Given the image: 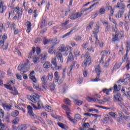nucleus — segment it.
<instances>
[{"instance_id":"obj_1","label":"nucleus","mask_w":130,"mask_h":130,"mask_svg":"<svg viewBox=\"0 0 130 130\" xmlns=\"http://www.w3.org/2000/svg\"><path fill=\"white\" fill-rule=\"evenodd\" d=\"M66 49H67V50H73V48L69 45L66 47L64 44H61L57 48V51L56 53H61V52H66Z\"/></svg>"},{"instance_id":"obj_2","label":"nucleus","mask_w":130,"mask_h":130,"mask_svg":"<svg viewBox=\"0 0 130 130\" xmlns=\"http://www.w3.org/2000/svg\"><path fill=\"white\" fill-rule=\"evenodd\" d=\"M91 63H92V61H91V57L90 55L86 54L85 55V60L82 64L83 68L86 69V68H87V67H89Z\"/></svg>"},{"instance_id":"obj_3","label":"nucleus","mask_w":130,"mask_h":130,"mask_svg":"<svg viewBox=\"0 0 130 130\" xmlns=\"http://www.w3.org/2000/svg\"><path fill=\"white\" fill-rule=\"evenodd\" d=\"M29 62H30V61H29V60L27 59L26 63L20 64L18 67V71H21L20 74H21V75H23V74H25V73L27 72V70L26 66H28V63H29Z\"/></svg>"},{"instance_id":"obj_4","label":"nucleus","mask_w":130,"mask_h":130,"mask_svg":"<svg viewBox=\"0 0 130 130\" xmlns=\"http://www.w3.org/2000/svg\"><path fill=\"white\" fill-rule=\"evenodd\" d=\"M27 98L33 103H37L38 101H39L40 100L39 95L36 93L32 94L31 95L27 96Z\"/></svg>"},{"instance_id":"obj_5","label":"nucleus","mask_w":130,"mask_h":130,"mask_svg":"<svg viewBox=\"0 0 130 130\" xmlns=\"http://www.w3.org/2000/svg\"><path fill=\"white\" fill-rule=\"evenodd\" d=\"M95 72L96 73V78L93 80H92V82H98L100 81V73H101V68H100V66L98 65L95 66Z\"/></svg>"},{"instance_id":"obj_6","label":"nucleus","mask_w":130,"mask_h":130,"mask_svg":"<svg viewBox=\"0 0 130 130\" xmlns=\"http://www.w3.org/2000/svg\"><path fill=\"white\" fill-rule=\"evenodd\" d=\"M94 38L95 39V41L94 43L95 46H96V47H100V48H103L104 43H103V42H100V41H99L98 39V37L97 36V35H94Z\"/></svg>"},{"instance_id":"obj_7","label":"nucleus","mask_w":130,"mask_h":130,"mask_svg":"<svg viewBox=\"0 0 130 130\" xmlns=\"http://www.w3.org/2000/svg\"><path fill=\"white\" fill-rule=\"evenodd\" d=\"M122 98L121 97V94L119 93H117L114 95V101L115 102H118L119 103H121L123 101Z\"/></svg>"},{"instance_id":"obj_8","label":"nucleus","mask_w":130,"mask_h":130,"mask_svg":"<svg viewBox=\"0 0 130 130\" xmlns=\"http://www.w3.org/2000/svg\"><path fill=\"white\" fill-rule=\"evenodd\" d=\"M13 13L16 15V14H17L18 17V19H20V17L21 16H22V9L19 7H17L16 8H15Z\"/></svg>"},{"instance_id":"obj_9","label":"nucleus","mask_w":130,"mask_h":130,"mask_svg":"<svg viewBox=\"0 0 130 130\" xmlns=\"http://www.w3.org/2000/svg\"><path fill=\"white\" fill-rule=\"evenodd\" d=\"M101 54L102 56L101 58L100 62L103 63L104 57H105L106 55H109V54H110V51H103L101 53Z\"/></svg>"},{"instance_id":"obj_10","label":"nucleus","mask_w":130,"mask_h":130,"mask_svg":"<svg viewBox=\"0 0 130 130\" xmlns=\"http://www.w3.org/2000/svg\"><path fill=\"white\" fill-rule=\"evenodd\" d=\"M6 89H8V90H10V91H11V93L13 95H18V90H17V88H16V87H9V86L6 85Z\"/></svg>"},{"instance_id":"obj_11","label":"nucleus","mask_w":130,"mask_h":130,"mask_svg":"<svg viewBox=\"0 0 130 130\" xmlns=\"http://www.w3.org/2000/svg\"><path fill=\"white\" fill-rule=\"evenodd\" d=\"M2 106L5 110L10 111V110H11V109H12V108L13 107V105L12 104H10L9 105L8 104H3L2 105Z\"/></svg>"},{"instance_id":"obj_12","label":"nucleus","mask_w":130,"mask_h":130,"mask_svg":"<svg viewBox=\"0 0 130 130\" xmlns=\"http://www.w3.org/2000/svg\"><path fill=\"white\" fill-rule=\"evenodd\" d=\"M40 59V56L39 55H34L32 56V62L35 64H37L39 62Z\"/></svg>"},{"instance_id":"obj_13","label":"nucleus","mask_w":130,"mask_h":130,"mask_svg":"<svg viewBox=\"0 0 130 130\" xmlns=\"http://www.w3.org/2000/svg\"><path fill=\"white\" fill-rule=\"evenodd\" d=\"M8 46H9V43H6L5 44V41L3 40L0 41V47H2L3 49H7L8 48Z\"/></svg>"},{"instance_id":"obj_14","label":"nucleus","mask_w":130,"mask_h":130,"mask_svg":"<svg viewBox=\"0 0 130 130\" xmlns=\"http://www.w3.org/2000/svg\"><path fill=\"white\" fill-rule=\"evenodd\" d=\"M67 117L68 118L69 120L75 123L76 122V120H74L72 117V114L70 112H66Z\"/></svg>"},{"instance_id":"obj_15","label":"nucleus","mask_w":130,"mask_h":130,"mask_svg":"<svg viewBox=\"0 0 130 130\" xmlns=\"http://www.w3.org/2000/svg\"><path fill=\"white\" fill-rule=\"evenodd\" d=\"M28 126L29 125L26 124H20L18 126L17 128L18 130H26L28 128Z\"/></svg>"},{"instance_id":"obj_16","label":"nucleus","mask_w":130,"mask_h":130,"mask_svg":"<svg viewBox=\"0 0 130 130\" xmlns=\"http://www.w3.org/2000/svg\"><path fill=\"white\" fill-rule=\"evenodd\" d=\"M27 112L29 114V115L31 117V118H33L34 117V114L33 113V110H32V107L30 106H27Z\"/></svg>"},{"instance_id":"obj_17","label":"nucleus","mask_w":130,"mask_h":130,"mask_svg":"<svg viewBox=\"0 0 130 130\" xmlns=\"http://www.w3.org/2000/svg\"><path fill=\"white\" fill-rule=\"evenodd\" d=\"M7 10V7L4 6V2L0 0V13H4Z\"/></svg>"},{"instance_id":"obj_18","label":"nucleus","mask_w":130,"mask_h":130,"mask_svg":"<svg viewBox=\"0 0 130 130\" xmlns=\"http://www.w3.org/2000/svg\"><path fill=\"white\" fill-rule=\"evenodd\" d=\"M130 7V4L127 5V7ZM129 17H130V7H129V11L128 13H125V21L126 23H128L129 22Z\"/></svg>"},{"instance_id":"obj_19","label":"nucleus","mask_w":130,"mask_h":130,"mask_svg":"<svg viewBox=\"0 0 130 130\" xmlns=\"http://www.w3.org/2000/svg\"><path fill=\"white\" fill-rule=\"evenodd\" d=\"M76 32V27H74L72 29H71L69 32L67 34L64 35L62 38H66L67 36H69V35H71L73 34V33H75Z\"/></svg>"},{"instance_id":"obj_20","label":"nucleus","mask_w":130,"mask_h":130,"mask_svg":"<svg viewBox=\"0 0 130 130\" xmlns=\"http://www.w3.org/2000/svg\"><path fill=\"white\" fill-rule=\"evenodd\" d=\"M111 60V59L110 58H109L105 63H104V59L103 60V63L102 62H100H100L103 64V67H104V68H108V67H109V63H110Z\"/></svg>"},{"instance_id":"obj_21","label":"nucleus","mask_w":130,"mask_h":130,"mask_svg":"<svg viewBox=\"0 0 130 130\" xmlns=\"http://www.w3.org/2000/svg\"><path fill=\"white\" fill-rule=\"evenodd\" d=\"M47 59V53H44L40 56V59L42 61H44V60H45Z\"/></svg>"},{"instance_id":"obj_22","label":"nucleus","mask_w":130,"mask_h":130,"mask_svg":"<svg viewBox=\"0 0 130 130\" xmlns=\"http://www.w3.org/2000/svg\"><path fill=\"white\" fill-rule=\"evenodd\" d=\"M26 26L27 27V29L26 30V32L27 33H29L31 31V26H32V24H31V22L27 21L25 23Z\"/></svg>"},{"instance_id":"obj_23","label":"nucleus","mask_w":130,"mask_h":130,"mask_svg":"<svg viewBox=\"0 0 130 130\" xmlns=\"http://www.w3.org/2000/svg\"><path fill=\"white\" fill-rule=\"evenodd\" d=\"M15 83H16L15 80H10L9 82H8V84H4V86L5 87V88L6 86H8L9 88L12 87V86H13V85H14Z\"/></svg>"},{"instance_id":"obj_24","label":"nucleus","mask_w":130,"mask_h":130,"mask_svg":"<svg viewBox=\"0 0 130 130\" xmlns=\"http://www.w3.org/2000/svg\"><path fill=\"white\" fill-rule=\"evenodd\" d=\"M19 114H20V112L18 110H15L14 111L12 112L11 116H12L13 117H17V116H18Z\"/></svg>"},{"instance_id":"obj_25","label":"nucleus","mask_w":130,"mask_h":130,"mask_svg":"<svg viewBox=\"0 0 130 130\" xmlns=\"http://www.w3.org/2000/svg\"><path fill=\"white\" fill-rule=\"evenodd\" d=\"M103 25L106 27V32H109V30H110L111 26L110 25L108 24V22H104Z\"/></svg>"},{"instance_id":"obj_26","label":"nucleus","mask_w":130,"mask_h":130,"mask_svg":"<svg viewBox=\"0 0 130 130\" xmlns=\"http://www.w3.org/2000/svg\"><path fill=\"white\" fill-rule=\"evenodd\" d=\"M124 13V11H119L118 13L115 15L116 18H121Z\"/></svg>"},{"instance_id":"obj_27","label":"nucleus","mask_w":130,"mask_h":130,"mask_svg":"<svg viewBox=\"0 0 130 130\" xmlns=\"http://www.w3.org/2000/svg\"><path fill=\"white\" fill-rule=\"evenodd\" d=\"M116 8H120L121 10H124L125 9V5L122 3H118Z\"/></svg>"},{"instance_id":"obj_28","label":"nucleus","mask_w":130,"mask_h":130,"mask_svg":"<svg viewBox=\"0 0 130 130\" xmlns=\"http://www.w3.org/2000/svg\"><path fill=\"white\" fill-rule=\"evenodd\" d=\"M54 76L55 82H58V80H59V75H58V72L56 71L54 74Z\"/></svg>"},{"instance_id":"obj_29","label":"nucleus","mask_w":130,"mask_h":130,"mask_svg":"<svg viewBox=\"0 0 130 130\" xmlns=\"http://www.w3.org/2000/svg\"><path fill=\"white\" fill-rule=\"evenodd\" d=\"M130 50V43L128 42H126V55H127L128 52Z\"/></svg>"},{"instance_id":"obj_30","label":"nucleus","mask_w":130,"mask_h":130,"mask_svg":"<svg viewBox=\"0 0 130 130\" xmlns=\"http://www.w3.org/2000/svg\"><path fill=\"white\" fill-rule=\"evenodd\" d=\"M55 55L58 56L60 62H63V59L62 58V54L61 53H56Z\"/></svg>"},{"instance_id":"obj_31","label":"nucleus","mask_w":130,"mask_h":130,"mask_svg":"<svg viewBox=\"0 0 130 130\" xmlns=\"http://www.w3.org/2000/svg\"><path fill=\"white\" fill-rule=\"evenodd\" d=\"M73 60H74V57H73V54L71 52L69 54L68 59V60L67 61V63H69V62H70V61H73Z\"/></svg>"},{"instance_id":"obj_32","label":"nucleus","mask_w":130,"mask_h":130,"mask_svg":"<svg viewBox=\"0 0 130 130\" xmlns=\"http://www.w3.org/2000/svg\"><path fill=\"white\" fill-rule=\"evenodd\" d=\"M19 121H20V118L16 117L12 121V123H13V124H18Z\"/></svg>"},{"instance_id":"obj_33","label":"nucleus","mask_w":130,"mask_h":130,"mask_svg":"<svg viewBox=\"0 0 130 130\" xmlns=\"http://www.w3.org/2000/svg\"><path fill=\"white\" fill-rule=\"evenodd\" d=\"M121 89V87H120V85L117 86V85L115 84L114 86V91L116 92H118V91H120V89Z\"/></svg>"},{"instance_id":"obj_34","label":"nucleus","mask_w":130,"mask_h":130,"mask_svg":"<svg viewBox=\"0 0 130 130\" xmlns=\"http://www.w3.org/2000/svg\"><path fill=\"white\" fill-rule=\"evenodd\" d=\"M48 53L50 54H53V53H55V50H54V46H52L49 49Z\"/></svg>"},{"instance_id":"obj_35","label":"nucleus","mask_w":130,"mask_h":130,"mask_svg":"<svg viewBox=\"0 0 130 130\" xmlns=\"http://www.w3.org/2000/svg\"><path fill=\"white\" fill-rule=\"evenodd\" d=\"M102 92H103L104 94H106V95H110L109 91H108V89L107 88H103L102 90L100 92V93L101 94Z\"/></svg>"},{"instance_id":"obj_36","label":"nucleus","mask_w":130,"mask_h":130,"mask_svg":"<svg viewBox=\"0 0 130 130\" xmlns=\"http://www.w3.org/2000/svg\"><path fill=\"white\" fill-rule=\"evenodd\" d=\"M37 105H38L37 109H40L41 108H43V104H42V102L40 100L39 101H38Z\"/></svg>"},{"instance_id":"obj_37","label":"nucleus","mask_w":130,"mask_h":130,"mask_svg":"<svg viewBox=\"0 0 130 130\" xmlns=\"http://www.w3.org/2000/svg\"><path fill=\"white\" fill-rule=\"evenodd\" d=\"M121 67V63H116L114 66L113 68V70L114 71H116V70H118L119 68Z\"/></svg>"},{"instance_id":"obj_38","label":"nucleus","mask_w":130,"mask_h":130,"mask_svg":"<svg viewBox=\"0 0 130 130\" xmlns=\"http://www.w3.org/2000/svg\"><path fill=\"white\" fill-rule=\"evenodd\" d=\"M105 12H106V10L105 9V8L102 7L100 9L99 13L100 15H103V14H105Z\"/></svg>"},{"instance_id":"obj_39","label":"nucleus","mask_w":130,"mask_h":130,"mask_svg":"<svg viewBox=\"0 0 130 130\" xmlns=\"http://www.w3.org/2000/svg\"><path fill=\"white\" fill-rule=\"evenodd\" d=\"M118 40V35H113V38L112 39V41L113 42H116Z\"/></svg>"},{"instance_id":"obj_40","label":"nucleus","mask_w":130,"mask_h":130,"mask_svg":"<svg viewBox=\"0 0 130 130\" xmlns=\"http://www.w3.org/2000/svg\"><path fill=\"white\" fill-rule=\"evenodd\" d=\"M103 101L105 102V103L106 102H110L111 101V96H107V97H104Z\"/></svg>"},{"instance_id":"obj_41","label":"nucleus","mask_w":130,"mask_h":130,"mask_svg":"<svg viewBox=\"0 0 130 130\" xmlns=\"http://www.w3.org/2000/svg\"><path fill=\"white\" fill-rule=\"evenodd\" d=\"M44 69H49L50 68V62H46L43 66Z\"/></svg>"},{"instance_id":"obj_42","label":"nucleus","mask_w":130,"mask_h":130,"mask_svg":"<svg viewBox=\"0 0 130 130\" xmlns=\"http://www.w3.org/2000/svg\"><path fill=\"white\" fill-rule=\"evenodd\" d=\"M62 107L63 109H64V110L66 111V112H71V109H70V108H69V107H68L67 106L63 105L62 106Z\"/></svg>"},{"instance_id":"obj_43","label":"nucleus","mask_w":130,"mask_h":130,"mask_svg":"<svg viewBox=\"0 0 130 130\" xmlns=\"http://www.w3.org/2000/svg\"><path fill=\"white\" fill-rule=\"evenodd\" d=\"M81 115H79V114L75 115L74 119V120H75V123H76V122H77V120H80V119H81Z\"/></svg>"},{"instance_id":"obj_44","label":"nucleus","mask_w":130,"mask_h":130,"mask_svg":"<svg viewBox=\"0 0 130 130\" xmlns=\"http://www.w3.org/2000/svg\"><path fill=\"white\" fill-rule=\"evenodd\" d=\"M51 62L54 67L56 66L57 64V62H56V58H52L51 60Z\"/></svg>"},{"instance_id":"obj_45","label":"nucleus","mask_w":130,"mask_h":130,"mask_svg":"<svg viewBox=\"0 0 130 130\" xmlns=\"http://www.w3.org/2000/svg\"><path fill=\"white\" fill-rule=\"evenodd\" d=\"M76 65V68H79V67H80V65H79V64H77V62L75 61L73 62V65L71 66V69H70V72H72V71L73 70V68H75V65Z\"/></svg>"},{"instance_id":"obj_46","label":"nucleus","mask_w":130,"mask_h":130,"mask_svg":"<svg viewBox=\"0 0 130 130\" xmlns=\"http://www.w3.org/2000/svg\"><path fill=\"white\" fill-rule=\"evenodd\" d=\"M74 103H75V104H77V105H79L80 106V105H82L83 104V101L75 100Z\"/></svg>"},{"instance_id":"obj_47","label":"nucleus","mask_w":130,"mask_h":130,"mask_svg":"<svg viewBox=\"0 0 130 130\" xmlns=\"http://www.w3.org/2000/svg\"><path fill=\"white\" fill-rule=\"evenodd\" d=\"M75 14L76 15L77 19H79V18H81V17H82L83 16V13H82V11L77 12Z\"/></svg>"},{"instance_id":"obj_48","label":"nucleus","mask_w":130,"mask_h":130,"mask_svg":"<svg viewBox=\"0 0 130 130\" xmlns=\"http://www.w3.org/2000/svg\"><path fill=\"white\" fill-rule=\"evenodd\" d=\"M58 125L61 127V128H67V125H66V124H63V123H62L61 122H58L57 123Z\"/></svg>"},{"instance_id":"obj_49","label":"nucleus","mask_w":130,"mask_h":130,"mask_svg":"<svg viewBox=\"0 0 130 130\" xmlns=\"http://www.w3.org/2000/svg\"><path fill=\"white\" fill-rule=\"evenodd\" d=\"M87 100L89 102H91V101H92L93 102H96L97 99L87 97Z\"/></svg>"},{"instance_id":"obj_50","label":"nucleus","mask_w":130,"mask_h":130,"mask_svg":"<svg viewBox=\"0 0 130 130\" xmlns=\"http://www.w3.org/2000/svg\"><path fill=\"white\" fill-rule=\"evenodd\" d=\"M52 79H53V74L52 73H49L48 75V80L49 81H52Z\"/></svg>"},{"instance_id":"obj_51","label":"nucleus","mask_w":130,"mask_h":130,"mask_svg":"<svg viewBox=\"0 0 130 130\" xmlns=\"http://www.w3.org/2000/svg\"><path fill=\"white\" fill-rule=\"evenodd\" d=\"M109 114L110 116H111V117H113V118H116L117 116L116 114H115L114 112H109Z\"/></svg>"},{"instance_id":"obj_52","label":"nucleus","mask_w":130,"mask_h":130,"mask_svg":"<svg viewBox=\"0 0 130 130\" xmlns=\"http://www.w3.org/2000/svg\"><path fill=\"white\" fill-rule=\"evenodd\" d=\"M45 108L46 110H47V111H48V112H51L52 111V108H51V107L48 105H46L45 106Z\"/></svg>"},{"instance_id":"obj_53","label":"nucleus","mask_w":130,"mask_h":130,"mask_svg":"<svg viewBox=\"0 0 130 130\" xmlns=\"http://www.w3.org/2000/svg\"><path fill=\"white\" fill-rule=\"evenodd\" d=\"M117 25L113 24L112 30L115 33H117Z\"/></svg>"},{"instance_id":"obj_54","label":"nucleus","mask_w":130,"mask_h":130,"mask_svg":"<svg viewBox=\"0 0 130 130\" xmlns=\"http://www.w3.org/2000/svg\"><path fill=\"white\" fill-rule=\"evenodd\" d=\"M93 25H94V23L91 22L89 23V25L87 27V30H91L92 29V27H93Z\"/></svg>"},{"instance_id":"obj_55","label":"nucleus","mask_w":130,"mask_h":130,"mask_svg":"<svg viewBox=\"0 0 130 130\" xmlns=\"http://www.w3.org/2000/svg\"><path fill=\"white\" fill-rule=\"evenodd\" d=\"M4 116H5V112L3 109H0V118H4Z\"/></svg>"},{"instance_id":"obj_56","label":"nucleus","mask_w":130,"mask_h":130,"mask_svg":"<svg viewBox=\"0 0 130 130\" xmlns=\"http://www.w3.org/2000/svg\"><path fill=\"white\" fill-rule=\"evenodd\" d=\"M7 38V35L4 34L3 36H1L0 39L1 41L2 40V41H5V40H6Z\"/></svg>"},{"instance_id":"obj_57","label":"nucleus","mask_w":130,"mask_h":130,"mask_svg":"<svg viewBox=\"0 0 130 130\" xmlns=\"http://www.w3.org/2000/svg\"><path fill=\"white\" fill-rule=\"evenodd\" d=\"M55 84H54V83H52L50 86V89L51 90V91H54V90H55Z\"/></svg>"},{"instance_id":"obj_58","label":"nucleus","mask_w":130,"mask_h":130,"mask_svg":"<svg viewBox=\"0 0 130 130\" xmlns=\"http://www.w3.org/2000/svg\"><path fill=\"white\" fill-rule=\"evenodd\" d=\"M64 103L65 104H67V105H71V101L69 99H65L64 100Z\"/></svg>"},{"instance_id":"obj_59","label":"nucleus","mask_w":130,"mask_h":130,"mask_svg":"<svg viewBox=\"0 0 130 130\" xmlns=\"http://www.w3.org/2000/svg\"><path fill=\"white\" fill-rule=\"evenodd\" d=\"M96 102V103H98L99 104H101V105L105 104V102L102 100L97 99V101Z\"/></svg>"},{"instance_id":"obj_60","label":"nucleus","mask_w":130,"mask_h":130,"mask_svg":"<svg viewBox=\"0 0 130 130\" xmlns=\"http://www.w3.org/2000/svg\"><path fill=\"white\" fill-rule=\"evenodd\" d=\"M88 112H92V111H95L96 113H98L99 112V111L97 109H95L94 108H91L88 109Z\"/></svg>"},{"instance_id":"obj_61","label":"nucleus","mask_w":130,"mask_h":130,"mask_svg":"<svg viewBox=\"0 0 130 130\" xmlns=\"http://www.w3.org/2000/svg\"><path fill=\"white\" fill-rule=\"evenodd\" d=\"M89 125H90V124H89L88 122L87 123H83V124H82L83 128H86L89 127Z\"/></svg>"},{"instance_id":"obj_62","label":"nucleus","mask_w":130,"mask_h":130,"mask_svg":"<svg viewBox=\"0 0 130 130\" xmlns=\"http://www.w3.org/2000/svg\"><path fill=\"white\" fill-rule=\"evenodd\" d=\"M43 42L44 45H46V44H48V43H49V41H48L47 39L44 38Z\"/></svg>"},{"instance_id":"obj_63","label":"nucleus","mask_w":130,"mask_h":130,"mask_svg":"<svg viewBox=\"0 0 130 130\" xmlns=\"http://www.w3.org/2000/svg\"><path fill=\"white\" fill-rule=\"evenodd\" d=\"M70 19H71V20H77V15H76V13L71 15L70 16Z\"/></svg>"},{"instance_id":"obj_64","label":"nucleus","mask_w":130,"mask_h":130,"mask_svg":"<svg viewBox=\"0 0 130 130\" xmlns=\"http://www.w3.org/2000/svg\"><path fill=\"white\" fill-rule=\"evenodd\" d=\"M87 50H88V51H89V52H94V48L92 46L89 47V48H88L87 49Z\"/></svg>"}]
</instances>
